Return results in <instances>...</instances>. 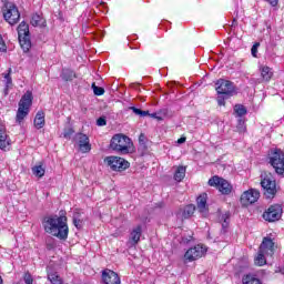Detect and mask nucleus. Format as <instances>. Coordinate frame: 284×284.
Here are the masks:
<instances>
[{"mask_svg":"<svg viewBox=\"0 0 284 284\" xmlns=\"http://www.w3.org/2000/svg\"><path fill=\"white\" fill-rule=\"evenodd\" d=\"M75 141L79 145L80 152L82 154H88L92 150V144L90 143V138L83 133L75 134Z\"/></svg>","mask_w":284,"mask_h":284,"instance_id":"obj_13","label":"nucleus"},{"mask_svg":"<svg viewBox=\"0 0 284 284\" xmlns=\"http://www.w3.org/2000/svg\"><path fill=\"white\" fill-rule=\"evenodd\" d=\"M19 43L24 52H28L30 48L32 47V42L30 41V36L21 37L18 36Z\"/></svg>","mask_w":284,"mask_h":284,"instance_id":"obj_23","label":"nucleus"},{"mask_svg":"<svg viewBox=\"0 0 284 284\" xmlns=\"http://www.w3.org/2000/svg\"><path fill=\"white\" fill-rule=\"evenodd\" d=\"M142 234H143V225L139 224L138 226L133 227L129 239L131 245H139V241H141Z\"/></svg>","mask_w":284,"mask_h":284,"instance_id":"obj_17","label":"nucleus"},{"mask_svg":"<svg viewBox=\"0 0 284 284\" xmlns=\"http://www.w3.org/2000/svg\"><path fill=\"white\" fill-rule=\"evenodd\" d=\"M182 219H191L194 215V212H196V206L194 204H189L184 206L182 210Z\"/></svg>","mask_w":284,"mask_h":284,"instance_id":"obj_22","label":"nucleus"},{"mask_svg":"<svg viewBox=\"0 0 284 284\" xmlns=\"http://www.w3.org/2000/svg\"><path fill=\"white\" fill-rule=\"evenodd\" d=\"M11 140L10 135H8V131L6 130V125L0 120V150L4 152L10 150Z\"/></svg>","mask_w":284,"mask_h":284,"instance_id":"obj_14","label":"nucleus"},{"mask_svg":"<svg viewBox=\"0 0 284 284\" xmlns=\"http://www.w3.org/2000/svg\"><path fill=\"white\" fill-rule=\"evenodd\" d=\"M42 24H43V19L41 18V16H39V13H34L31 17V26H33V28H37Z\"/></svg>","mask_w":284,"mask_h":284,"instance_id":"obj_32","label":"nucleus"},{"mask_svg":"<svg viewBox=\"0 0 284 284\" xmlns=\"http://www.w3.org/2000/svg\"><path fill=\"white\" fill-rule=\"evenodd\" d=\"M72 134H74V130H72V128L65 129L63 132L64 139H70V136H72Z\"/></svg>","mask_w":284,"mask_h":284,"instance_id":"obj_38","label":"nucleus"},{"mask_svg":"<svg viewBox=\"0 0 284 284\" xmlns=\"http://www.w3.org/2000/svg\"><path fill=\"white\" fill-rule=\"evenodd\" d=\"M130 110H132V112H133L134 114H136L138 116H141L142 111H143V110L136 108V106H131Z\"/></svg>","mask_w":284,"mask_h":284,"instance_id":"obj_44","label":"nucleus"},{"mask_svg":"<svg viewBox=\"0 0 284 284\" xmlns=\"http://www.w3.org/2000/svg\"><path fill=\"white\" fill-rule=\"evenodd\" d=\"M270 163L274 168L276 174L283 176L284 174V152L281 149H275L271 151Z\"/></svg>","mask_w":284,"mask_h":284,"instance_id":"obj_6","label":"nucleus"},{"mask_svg":"<svg viewBox=\"0 0 284 284\" xmlns=\"http://www.w3.org/2000/svg\"><path fill=\"white\" fill-rule=\"evenodd\" d=\"M206 252L207 250L203 247V245L197 244L185 252L184 260L192 263L193 261H197V258L203 257Z\"/></svg>","mask_w":284,"mask_h":284,"instance_id":"obj_11","label":"nucleus"},{"mask_svg":"<svg viewBox=\"0 0 284 284\" xmlns=\"http://www.w3.org/2000/svg\"><path fill=\"white\" fill-rule=\"evenodd\" d=\"M237 131L245 132V122L243 120H240L239 125H237Z\"/></svg>","mask_w":284,"mask_h":284,"instance_id":"obj_43","label":"nucleus"},{"mask_svg":"<svg viewBox=\"0 0 284 284\" xmlns=\"http://www.w3.org/2000/svg\"><path fill=\"white\" fill-rule=\"evenodd\" d=\"M8 50V47L6 45V42L3 41V37L0 34V52H6Z\"/></svg>","mask_w":284,"mask_h":284,"instance_id":"obj_40","label":"nucleus"},{"mask_svg":"<svg viewBox=\"0 0 284 284\" xmlns=\"http://www.w3.org/2000/svg\"><path fill=\"white\" fill-rule=\"evenodd\" d=\"M73 225L77 227V230H83V220L81 219V214H73Z\"/></svg>","mask_w":284,"mask_h":284,"instance_id":"obj_31","label":"nucleus"},{"mask_svg":"<svg viewBox=\"0 0 284 284\" xmlns=\"http://www.w3.org/2000/svg\"><path fill=\"white\" fill-rule=\"evenodd\" d=\"M33 123H34V128H37V130H41V128H43L45 125V113L43 111H39L36 114Z\"/></svg>","mask_w":284,"mask_h":284,"instance_id":"obj_19","label":"nucleus"},{"mask_svg":"<svg viewBox=\"0 0 284 284\" xmlns=\"http://www.w3.org/2000/svg\"><path fill=\"white\" fill-rule=\"evenodd\" d=\"M209 185L211 187H216L221 194H232V184L227 180L214 175L209 180Z\"/></svg>","mask_w":284,"mask_h":284,"instance_id":"obj_8","label":"nucleus"},{"mask_svg":"<svg viewBox=\"0 0 284 284\" xmlns=\"http://www.w3.org/2000/svg\"><path fill=\"white\" fill-rule=\"evenodd\" d=\"M104 163H106V165H109V168L113 172H124V170H128V168H130V162H128L123 158H119L114 155L106 156L104 159Z\"/></svg>","mask_w":284,"mask_h":284,"instance_id":"obj_7","label":"nucleus"},{"mask_svg":"<svg viewBox=\"0 0 284 284\" xmlns=\"http://www.w3.org/2000/svg\"><path fill=\"white\" fill-rule=\"evenodd\" d=\"M97 125L102 128L103 125H108V121L105 120V118L101 116L97 120Z\"/></svg>","mask_w":284,"mask_h":284,"instance_id":"obj_42","label":"nucleus"},{"mask_svg":"<svg viewBox=\"0 0 284 284\" xmlns=\"http://www.w3.org/2000/svg\"><path fill=\"white\" fill-rule=\"evenodd\" d=\"M242 283L243 284H263V282H261V280L257 278L256 275H252V274L245 275L242 278Z\"/></svg>","mask_w":284,"mask_h":284,"instance_id":"obj_28","label":"nucleus"},{"mask_svg":"<svg viewBox=\"0 0 284 284\" xmlns=\"http://www.w3.org/2000/svg\"><path fill=\"white\" fill-rule=\"evenodd\" d=\"M42 227L47 234L65 241L70 230L68 229V217L65 215H47L42 220Z\"/></svg>","mask_w":284,"mask_h":284,"instance_id":"obj_1","label":"nucleus"},{"mask_svg":"<svg viewBox=\"0 0 284 284\" xmlns=\"http://www.w3.org/2000/svg\"><path fill=\"white\" fill-rule=\"evenodd\" d=\"M231 95H223V94H219L217 95V104L219 105H225V100L230 99Z\"/></svg>","mask_w":284,"mask_h":284,"instance_id":"obj_36","label":"nucleus"},{"mask_svg":"<svg viewBox=\"0 0 284 284\" xmlns=\"http://www.w3.org/2000/svg\"><path fill=\"white\" fill-rule=\"evenodd\" d=\"M185 141H186L185 138H180V139L178 140V143L181 145V144L185 143Z\"/></svg>","mask_w":284,"mask_h":284,"instance_id":"obj_48","label":"nucleus"},{"mask_svg":"<svg viewBox=\"0 0 284 284\" xmlns=\"http://www.w3.org/2000/svg\"><path fill=\"white\" fill-rule=\"evenodd\" d=\"M26 36H30V26H28L26 21H22L18 26V37H26Z\"/></svg>","mask_w":284,"mask_h":284,"instance_id":"obj_24","label":"nucleus"},{"mask_svg":"<svg viewBox=\"0 0 284 284\" xmlns=\"http://www.w3.org/2000/svg\"><path fill=\"white\" fill-rule=\"evenodd\" d=\"M30 105H32V92L27 91L19 102V108L16 115V121L21 123L23 119L30 113Z\"/></svg>","mask_w":284,"mask_h":284,"instance_id":"obj_4","label":"nucleus"},{"mask_svg":"<svg viewBox=\"0 0 284 284\" xmlns=\"http://www.w3.org/2000/svg\"><path fill=\"white\" fill-rule=\"evenodd\" d=\"M2 13H3L4 21H7L9 26H17V23H19V20L21 19V13L19 12V8H17V4L12 2L4 3Z\"/></svg>","mask_w":284,"mask_h":284,"instance_id":"obj_5","label":"nucleus"},{"mask_svg":"<svg viewBox=\"0 0 284 284\" xmlns=\"http://www.w3.org/2000/svg\"><path fill=\"white\" fill-rule=\"evenodd\" d=\"M61 79L63 81H72L73 79H77V73L72 71L71 69H63L61 73Z\"/></svg>","mask_w":284,"mask_h":284,"instance_id":"obj_27","label":"nucleus"},{"mask_svg":"<svg viewBox=\"0 0 284 284\" xmlns=\"http://www.w3.org/2000/svg\"><path fill=\"white\" fill-rule=\"evenodd\" d=\"M215 85H216L215 90H216L217 94H223L226 97H234V92L236 90V88L234 87V82H232L230 80L220 79L216 81Z\"/></svg>","mask_w":284,"mask_h":284,"instance_id":"obj_9","label":"nucleus"},{"mask_svg":"<svg viewBox=\"0 0 284 284\" xmlns=\"http://www.w3.org/2000/svg\"><path fill=\"white\" fill-rule=\"evenodd\" d=\"M165 114H168V112L159 111V112L151 113L150 116L151 119H156V121H163V116H165Z\"/></svg>","mask_w":284,"mask_h":284,"instance_id":"obj_35","label":"nucleus"},{"mask_svg":"<svg viewBox=\"0 0 284 284\" xmlns=\"http://www.w3.org/2000/svg\"><path fill=\"white\" fill-rule=\"evenodd\" d=\"M260 250L266 254V256H274V241L272 237H264L260 245Z\"/></svg>","mask_w":284,"mask_h":284,"instance_id":"obj_16","label":"nucleus"},{"mask_svg":"<svg viewBox=\"0 0 284 284\" xmlns=\"http://www.w3.org/2000/svg\"><path fill=\"white\" fill-rule=\"evenodd\" d=\"M258 199H261V192L255 189H250L241 195V203L242 205H252L253 203H256Z\"/></svg>","mask_w":284,"mask_h":284,"instance_id":"obj_12","label":"nucleus"},{"mask_svg":"<svg viewBox=\"0 0 284 284\" xmlns=\"http://www.w3.org/2000/svg\"><path fill=\"white\" fill-rule=\"evenodd\" d=\"M260 71H261V77L263 81H266V83L272 81V78L274 77V71H272V68L262 67Z\"/></svg>","mask_w":284,"mask_h":284,"instance_id":"obj_21","label":"nucleus"},{"mask_svg":"<svg viewBox=\"0 0 284 284\" xmlns=\"http://www.w3.org/2000/svg\"><path fill=\"white\" fill-rule=\"evenodd\" d=\"M48 281H50L51 284H63V280L58 272H48Z\"/></svg>","mask_w":284,"mask_h":284,"instance_id":"obj_26","label":"nucleus"},{"mask_svg":"<svg viewBox=\"0 0 284 284\" xmlns=\"http://www.w3.org/2000/svg\"><path fill=\"white\" fill-rule=\"evenodd\" d=\"M31 172L33 176H37L38 179H43L45 176V166H43V163L36 164L33 168H31Z\"/></svg>","mask_w":284,"mask_h":284,"instance_id":"obj_20","label":"nucleus"},{"mask_svg":"<svg viewBox=\"0 0 284 284\" xmlns=\"http://www.w3.org/2000/svg\"><path fill=\"white\" fill-rule=\"evenodd\" d=\"M234 112L237 116H245V114H247V109L243 104H235Z\"/></svg>","mask_w":284,"mask_h":284,"instance_id":"obj_33","label":"nucleus"},{"mask_svg":"<svg viewBox=\"0 0 284 284\" xmlns=\"http://www.w3.org/2000/svg\"><path fill=\"white\" fill-rule=\"evenodd\" d=\"M185 172H186L185 166H178L173 176L174 181H176L178 183H181V181L185 179Z\"/></svg>","mask_w":284,"mask_h":284,"instance_id":"obj_25","label":"nucleus"},{"mask_svg":"<svg viewBox=\"0 0 284 284\" xmlns=\"http://www.w3.org/2000/svg\"><path fill=\"white\" fill-rule=\"evenodd\" d=\"M150 111H143L142 110V113H141V115L140 116H150Z\"/></svg>","mask_w":284,"mask_h":284,"instance_id":"obj_47","label":"nucleus"},{"mask_svg":"<svg viewBox=\"0 0 284 284\" xmlns=\"http://www.w3.org/2000/svg\"><path fill=\"white\" fill-rule=\"evenodd\" d=\"M265 256H267V254L261 252V248H258L257 256L254 260L255 265H258L260 267H262V265H265V263H267V260L265 258Z\"/></svg>","mask_w":284,"mask_h":284,"instance_id":"obj_29","label":"nucleus"},{"mask_svg":"<svg viewBox=\"0 0 284 284\" xmlns=\"http://www.w3.org/2000/svg\"><path fill=\"white\" fill-rule=\"evenodd\" d=\"M281 216H283V207L278 204L271 205L264 213L263 219L268 223H274L280 221Z\"/></svg>","mask_w":284,"mask_h":284,"instance_id":"obj_10","label":"nucleus"},{"mask_svg":"<svg viewBox=\"0 0 284 284\" xmlns=\"http://www.w3.org/2000/svg\"><path fill=\"white\" fill-rule=\"evenodd\" d=\"M0 284H3V277L0 275Z\"/></svg>","mask_w":284,"mask_h":284,"instance_id":"obj_49","label":"nucleus"},{"mask_svg":"<svg viewBox=\"0 0 284 284\" xmlns=\"http://www.w3.org/2000/svg\"><path fill=\"white\" fill-rule=\"evenodd\" d=\"M261 45V43H255L252 49H251V53L253 57H256V54L258 53V47Z\"/></svg>","mask_w":284,"mask_h":284,"instance_id":"obj_41","label":"nucleus"},{"mask_svg":"<svg viewBox=\"0 0 284 284\" xmlns=\"http://www.w3.org/2000/svg\"><path fill=\"white\" fill-rule=\"evenodd\" d=\"M261 185L264 190V196L266 199H274L276 196V179H274V175L272 173L264 172L262 175Z\"/></svg>","mask_w":284,"mask_h":284,"instance_id":"obj_3","label":"nucleus"},{"mask_svg":"<svg viewBox=\"0 0 284 284\" xmlns=\"http://www.w3.org/2000/svg\"><path fill=\"white\" fill-rule=\"evenodd\" d=\"M10 72H12V69H9V73L4 74V81L7 88H10L12 85V78H10Z\"/></svg>","mask_w":284,"mask_h":284,"instance_id":"obj_37","label":"nucleus"},{"mask_svg":"<svg viewBox=\"0 0 284 284\" xmlns=\"http://www.w3.org/2000/svg\"><path fill=\"white\" fill-rule=\"evenodd\" d=\"M140 143L144 144L145 143V134L141 133L139 136Z\"/></svg>","mask_w":284,"mask_h":284,"instance_id":"obj_46","label":"nucleus"},{"mask_svg":"<svg viewBox=\"0 0 284 284\" xmlns=\"http://www.w3.org/2000/svg\"><path fill=\"white\" fill-rule=\"evenodd\" d=\"M273 8L278 6V0H266Z\"/></svg>","mask_w":284,"mask_h":284,"instance_id":"obj_45","label":"nucleus"},{"mask_svg":"<svg viewBox=\"0 0 284 284\" xmlns=\"http://www.w3.org/2000/svg\"><path fill=\"white\" fill-rule=\"evenodd\" d=\"M34 283V278H32V275L30 273H27L24 275V284H33Z\"/></svg>","mask_w":284,"mask_h":284,"instance_id":"obj_39","label":"nucleus"},{"mask_svg":"<svg viewBox=\"0 0 284 284\" xmlns=\"http://www.w3.org/2000/svg\"><path fill=\"white\" fill-rule=\"evenodd\" d=\"M196 203L199 212H201V214H205L207 212V193L201 194L196 199Z\"/></svg>","mask_w":284,"mask_h":284,"instance_id":"obj_18","label":"nucleus"},{"mask_svg":"<svg viewBox=\"0 0 284 284\" xmlns=\"http://www.w3.org/2000/svg\"><path fill=\"white\" fill-rule=\"evenodd\" d=\"M102 281L104 284H121V277L112 270H104L102 272Z\"/></svg>","mask_w":284,"mask_h":284,"instance_id":"obj_15","label":"nucleus"},{"mask_svg":"<svg viewBox=\"0 0 284 284\" xmlns=\"http://www.w3.org/2000/svg\"><path fill=\"white\" fill-rule=\"evenodd\" d=\"M91 88L95 97H103V94H105V89H103L102 87H97V83L94 82L92 83Z\"/></svg>","mask_w":284,"mask_h":284,"instance_id":"obj_34","label":"nucleus"},{"mask_svg":"<svg viewBox=\"0 0 284 284\" xmlns=\"http://www.w3.org/2000/svg\"><path fill=\"white\" fill-rule=\"evenodd\" d=\"M221 221H223L221 234H225L227 232V226L230 225V213L223 214Z\"/></svg>","mask_w":284,"mask_h":284,"instance_id":"obj_30","label":"nucleus"},{"mask_svg":"<svg viewBox=\"0 0 284 284\" xmlns=\"http://www.w3.org/2000/svg\"><path fill=\"white\" fill-rule=\"evenodd\" d=\"M130 145H132V140L121 133L113 135L110 142L111 150L120 154H130Z\"/></svg>","mask_w":284,"mask_h":284,"instance_id":"obj_2","label":"nucleus"}]
</instances>
